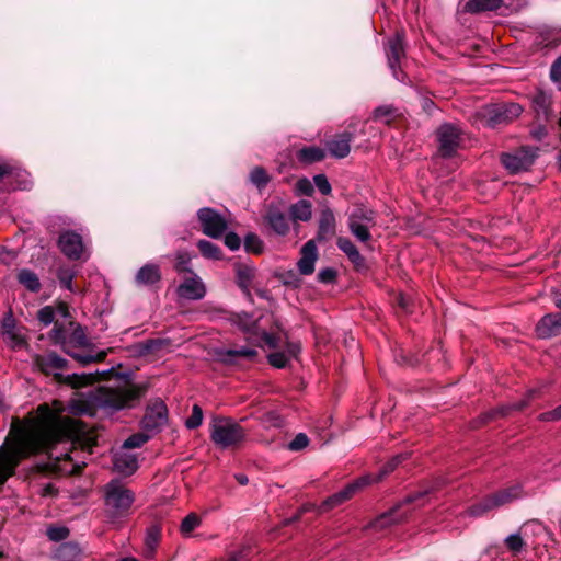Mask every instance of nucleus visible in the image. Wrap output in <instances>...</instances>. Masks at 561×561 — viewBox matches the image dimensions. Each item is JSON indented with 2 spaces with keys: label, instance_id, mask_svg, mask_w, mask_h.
Instances as JSON below:
<instances>
[{
  "label": "nucleus",
  "instance_id": "obj_31",
  "mask_svg": "<svg viewBox=\"0 0 561 561\" xmlns=\"http://www.w3.org/2000/svg\"><path fill=\"white\" fill-rule=\"evenodd\" d=\"M497 502L495 500L494 494L488 495L482 499L480 502L471 505L469 507V514L474 517L482 516L495 508H497Z\"/></svg>",
  "mask_w": 561,
  "mask_h": 561
},
{
  "label": "nucleus",
  "instance_id": "obj_27",
  "mask_svg": "<svg viewBox=\"0 0 561 561\" xmlns=\"http://www.w3.org/2000/svg\"><path fill=\"white\" fill-rule=\"evenodd\" d=\"M161 538V529L158 525H151L145 536V548L144 556L147 559H151L154 556L156 548Z\"/></svg>",
  "mask_w": 561,
  "mask_h": 561
},
{
  "label": "nucleus",
  "instance_id": "obj_42",
  "mask_svg": "<svg viewBox=\"0 0 561 561\" xmlns=\"http://www.w3.org/2000/svg\"><path fill=\"white\" fill-rule=\"evenodd\" d=\"M396 115V108L391 105L378 106L374 111V119L390 124Z\"/></svg>",
  "mask_w": 561,
  "mask_h": 561
},
{
  "label": "nucleus",
  "instance_id": "obj_16",
  "mask_svg": "<svg viewBox=\"0 0 561 561\" xmlns=\"http://www.w3.org/2000/svg\"><path fill=\"white\" fill-rule=\"evenodd\" d=\"M176 293L181 298L199 300L206 295V286L197 274L192 273L179 285Z\"/></svg>",
  "mask_w": 561,
  "mask_h": 561
},
{
  "label": "nucleus",
  "instance_id": "obj_1",
  "mask_svg": "<svg viewBox=\"0 0 561 561\" xmlns=\"http://www.w3.org/2000/svg\"><path fill=\"white\" fill-rule=\"evenodd\" d=\"M58 443H68L72 449L80 448L91 454L96 438L89 434L82 422L62 417L47 404H41L31 423L0 447V485L14 474L22 459L50 449Z\"/></svg>",
  "mask_w": 561,
  "mask_h": 561
},
{
  "label": "nucleus",
  "instance_id": "obj_18",
  "mask_svg": "<svg viewBox=\"0 0 561 561\" xmlns=\"http://www.w3.org/2000/svg\"><path fill=\"white\" fill-rule=\"evenodd\" d=\"M353 140V134L348 131L336 135L333 139L327 142V149L329 153L336 158L343 159L348 156L351 151V141Z\"/></svg>",
  "mask_w": 561,
  "mask_h": 561
},
{
  "label": "nucleus",
  "instance_id": "obj_10",
  "mask_svg": "<svg viewBox=\"0 0 561 561\" xmlns=\"http://www.w3.org/2000/svg\"><path fill=\"white\" fill-rule=\"evenodd\" d=\"M168 422V409L164 402L160 399L151 401L145 411L141 420V426L146 432L157 433Z\"/></svg>",
  "mask_w": 561,
  "mask_h": 561
},
{
  "label": "nucleus",
  "instance_id": "obj_19",
  "mask_svg": "<svg viewBox=\"0 0 561 561\" xmlns=\"http://www.w3.org/2000/svg\"><path fill=\"white\" fill-rule=\"evenodd\" d=\"M2 334L5 343L12 348H21L25 344L11 312L2 320Z\"/></svg>",
  "mask_w": 561,
  "mask_h": 561
},
{
  "label": "nucleus",
  "instance_id": "obj_25",
  "mask_svg": "<svg viewBox=\"0 0 561 561\" xmlns=\"http://www.w3.org/2000/svg\"><path fill=\"white\" fill-rule=\"evenodd\" d=\"M336 244L357 268L365 266V259L350 239L340 237L336 241Z\"/></svg>",
  "mask_w": 561,
  "mask_h": 561
},
{
  "label": "nucleus",
  "instance_id": "obj_57",
  "mask_svg": "<svg viewBox=\"0 0 561 561\" xmlns=\"http://www.w3.org/2000/svg\"><path fill=\"white\" fill-rule=\"evenodd\" d=\"M538 419L541 422H557L561 420V404L551 411L541 413Z\"/></svg>",
  "mask_w": 561,
  "mask_h": 561
},
{
  "label": "nucleus",
  "instance_id": "obj_55",
  "mask_svg": "<svg viewBox=\"0 0 561 561\" xmlns=\"http://www.w3.org/2000/svg\"><path fill=\"white\" fill-rule=\"evenodd\" d=\"M314 184L323 195H329L331 193V184L329 183L327 176L324 174H318L313 178Z\"/></svg>",
  "mask_w": 561,
  "mask_h": 561
},
{
  "label": "nucleus",
  "instance_id": "obj_58",
  "mask_svg": "<svg viewBox=\"0 0 561 561\" xmlns=\"http://www.w3.org/2000/svg\"><path fill=\"white\" fill-rule=\"evenodd\" d=\"M296 190L298 191L299 194L309 196L313 192V186L308 179L302 178L297 181Z\"/></svg>",
  "mask_w": 561,
  "mask_h": 561
},
{
  "label": "nucleus",
  "instance_id": "obj_34",
  "mask_svg": "<svg viewBox=\"0 0 561 561\" xmlns=\"http://www.w3.org/2000/svg\"><path fill=\"white\" fill-rule=\"evenodd\" d=\"M197 248L205 259L220 260L222 257L220 248L210 241L199 240L197 242Z\"/></svg>",
  "mask_w": 561,
  "mask_h": 561
},
{
  "label": "nucleus",
  "instance_id": "obj_60",
  "mask_svg": "<svg viewBox=\"0 0 561 561\" xmlns=\"http://www.w3.org/2000/svg\"><path fill=\"white\" fill-rule=\"evenodd\" d=\"M225 244L231 250L236 251L240 248L241 240L239 236L234 232H229L225 237Z\"/></svg>",
  "mask_w": 561,
  "mask_h": 561
},
{
  "label": "nucleus",
  "instance_id": "obj_5",
  "mask_svg": "<svg viewBox=\"0 0 561 561\" xmlns=\"http://www.w3.org/2000/svg\"><path fill=\"white\" fill-rule=\"evenodd\" d=\"M35 366L45 375H51L59 382H65L73 388H78L85 383L88 377L82 375H68L64 377L60 371L66 368L67 360L56 353L46 355H36L34 358Z\"/></svg>",
  "mask_w": 561,
  "mask_h": 561
},
{
  "label": "nucleus",
  "instance_id": "obj_48",
  "mask_svg": "<svg viewBox=\"0 0 561 561\" xmlns=\"http://www.w3.org/2000/svg\"><path fill=\"white\" fill-rule=\"evenodd\" d=\"M55 317L56 311L51 306H45L41 308L37 312V319L44 325H49L50 323H53L55 321Z\"/></svg>",
  "mask_w": 561,
  "mask_h": 561
},
{
  "label": "nucleus",
  "instance_id": "obj_53",
  "mask_svg": "<svg viewBox=\"0 0 561 561\" xmlns=\"http://www.w3.org/2000/svg\"><path fill=\"white\" fill-rule=\"evenodd\" d=\"M309 444V438L306 434L299 433L295 436V438L288 444V449L293 451H298L306 448Z\"/></svg>",
  "mask_w": 561,
  "mask_h": 561
},
{
  "label": "nucleus",
  "instance_id": "obj_3",
  "mask_svg": "<svg viewBox=\"0 0 561 561\" xmlns=\"http://www.w3.org/2000/svg\"><path fill=\"white\" fill-rule=\"evenodd\" d=\"M135 493L117 479L111 480L104 486L105 512L112 519L124 518L129 515Z\"/></svg>",
  "mask_w": 561,
  "mask_h": 561
},
{
  "label": "nucleus",
  "instance_id": "obj_22",
  "mask_svg": "<svg viewBox=\"0 0 561 561\" xmlns=\"http://www.w3.org/2000/svg\"><path fill=\"white\" fill-rule=\"evenodd\" d=\"M335 234V217L331 209L321 211L319 220L318 240L325 241Z\"/></svg>",
  "mask_w": 561,
  "mask_h": 561
},
{
  "label": "nucleus",
  "instance_id": "obj_39",
  "mask_svg": "<svg viewBox=\"0 0 561 561\" xmlns=\"http://www.w3.org/2000/svg\"><path fill=\"white\" fill-rule=\"evenodd\" d=\"M551 104V98L543 91H538L533 98V105L537 113L547 115L549 106Z\"/></svg>",
  "mask_w": 561,
  "mask_h": 561
},
{
  "label": "nucleus",
  "instance_id": "obj_12",
  "mask_svg": "<svg viewBox=\"0 0 561 561\" xmlns=\"http://www.w3.org/2000/svg\"><path fill=\"white\" fill-rule=\"evenodd\" d=\"M265 224L278 236H286L290 230L285 207L280 202H271L263 216Z\"/></svg>",
  "mask_w": 561,
  "mask_h": 561
},
{
  "label": "nucleus",
  "instance_id": "obj_52",
  "mask_svg": "<svg viewBox=\"0 0 561 561\" xmlns=\"http://www.w3.org/2000/svg\"><path fill=\"white\" fill-rule=\"evenodd\" d=\"M536 43L538 45H542V46H549L550 44L557 45V39L554 37V30L546 28V30L541 31L539 33L538 37L536 38Z\"/></svg>",
  "mask_w": 561,
  "mask_h": 561
},
{
  "label": "nucleus",
  "instance_id": "obj_30",
  "mask_svg": "<svg viewBox=\"0 0 561 561\" xmlns=\"http://www.w3.org/2000/svg\"><path fill=\"white\" fill-rule=\"evenodd\" d=\"M499 507L508 504L523 495L522 485L516 484L493 493Z\"/></svg>",
  "mask_w": 561,
  "mask_h": 561
},
{
  "label": "nucleus",
  "instance_id": "obj_61",
  "mask_svg": "<svg viewBox=\"0 0 561 561\" xmlns=\"http://www.w3.org/2000/svg\"><path fill=\"white\" fill-rule=\"evenodd\" d=\"M50 339L56 344L61 343L65 340V329L62 324L55 322V325L50 332Z\"/></svg>",
  "mask_w": 561,
  "mask_h": 561
},
{
  "label": "nucleus",
  "instance_id": "obj_43",
  "mask_svg": "<svg viewBox=\"0 0 561 561\" xmlns=\"http://www.w3.org/2000/svg\"><path fill=\"white\" fill-rule=\"evenodd\" d=\"M150 436L145 433H136L130 435L122 446V449L139 448L149 440Z\"/></svg>",
  "mask_w": 561,
  "mask_h": 561
},
{
  "label": "nucleus",
  "instance_id": "obj_41",
  "mask_svg": "<svg viewBox=\"0 0 561 561\" xmlns=\"http://www.w3.org/2000/svg\"><path fill=\"white\" fill-rule=\"evenodd\" d=\"M76 360H78L82 365H88L90 363H98L105 359L107 355V351H99L95 354H79V353H72L70 354Z\"/></svg>",
  "mask_w": 561,
  "mask_h": 561
},
{
  "label": "nucleus",
  "instance_id": "obj_33",
  "mask_svg": "<svg viewBox=\"0 0 561 561\" xmlns=\"http://www.w3.org/2000/svg\"><path fill=\"white\" fill-rule=\"evenodd\" d=\"M289 211L294 220L307 221L311 218L312 206L309 201L301 199L291 205Z\"/></svg>",
  "mask_w": 561,
  "mask_h": 561
},
{
  "label": "nucleus",
  "instance_id": "obj_2",
  "mask_svg": "<svg viewBox=\"0 0 561 561\" xmlns=\"http://www.w3.org/2000/svg\"><path fill=\"white\" fill-rule=\"evenodd\" d=\"M147 391L148 385L145 382L99 387L91 393L90 402L95 409L110 415L121 410L136 408Z\"/></svg>",
  "mask_w": 561,
  "mask_h": 561
},
{
  "label": "nucleus",
  "instance_id": "obj_56",
  "mask_svg": "<svg viewBox=\"0 0 561 561\" xmlns=\"http://www.w3.org/2000/svg\"><path fill=\"white\" fill-rule=\"evenodd\" d=\"M268 362L276 368H284L288 363V357L284 353H272L268 355Z\"/></svg>",
  "mask_w": 561,
  "mask_h": 561
},
{
  "label": "nucleus",
  "instance_id": "obj_47",
  "mask_svg": "<svg viewBox=\"0 0 561 561\" xmlns=\"http://www.w3.org/2000/svg\"><path fill=\"white\" fill-rule=\"evenodd\" d=\"M203 422V411L199 405L194 404L191 416L186 420L185 425L190 430L197 428Z\"/></svg>",
  "mask_w": 561,
  "mask_h": 561
},
{
  "label": "nucleus",
  "instance_id": "obj_17",
  "mask_svg": "<svg viewBox=\"0 0 561 561\" xmlns=\"http://www.w3.org/2000/svg\"><path fill=\"white\" fill-rule=\"evenodd\" d=\"M536 333L540 339H549L561 334V312L543 316L536 325Z\"/></svg>",
  "mask_w": 561,
  "mask_h": 561
},
{
  "label": "nucleus",
  "instance_id": "obj_28",
  "mask_svg": "<svg viewBox=\"0 0 561 561\" xmlns=\"http://www.w3.org/2000/svg\"><path fill=\"white\" fill-rule=\"evenodd\" d=\"M502 0H468L465 10L470 13L494 11L501 8Z\"/></svg>",
  "mask_w": 561,
  "mask_h": 561
},
{
  "label": "nucleus",
  "instance_id": "obj_9",
  "mask_svg": "<svg viewBox=\"0 0 561 561\" xmlns=\"http://www.w3.org/2000/svg\"><path fill=\"white\" fill-rule=\"evenodd\" d=\"M536 150L528 147H522L512 152H505L501 156V162L511 173L527 171L535 162Z\"/></svg>",
  "mask_w": 561,
  "mask_h": 561
},
{
  "label": "nucleus",
  "instance_id": "obj_38",
  "mask_svg": "<svg viewBox=\"0 0 561 561\" xmlns=\"http://www.w3.org/2000/svg\"><path fill=\"white\" fill-rule=\"evenodd\" d=\"M234 322L244 332H256L257 319H255L252 314L247 312L239 313L236 316Z\"/></svg>",
  "mask_w": 561,
  "mask_h": 561
},
{
  "label": "nucleus",
  "instance_id": "obj_14",
  "mask_svg": "<svg viewBox=\"0 0 561 561\" xmlns=\"http://www.w3.org/2000/svg\"><path fill=\"white\" fill-rule=\"evenodd\" d=\"M58 247L69 260L82 259L84 245L79 233L71 230L61 232L58 239Z\"/></svg>",
  "mask_w": 561,
  "mask_h": 561
},
{
  "label": "nucleus",
  "instance_id": "obj_35",
  "mask_svg": "<svg viewBox=\"0 0 561 561\" xmlns=\"http://www.w3.org/2000/svg\"><path fill=\"white\" fill-rule=\"evenodd\" d=\"M236 271L238 285L244 290L248 289L254 277V268L248 265H238Z\"/></svg>",
  "mask_w": 561,
  "mask_h": 561
},
{
  "label": "nucleus",
  "instance_id": "obj_64",
  "mask_svg": "<svg viewBox=\"0 0 561 561\" xmlns=\"http://www.w3.org/2000/svg\"><path fill=\"white\" fill-rule=\"evenodd\" d=\"M56 311V316H60L61 318L66 319L70 316L69 308L66 302H59L56 308H54Z\"/></svg>",
  "mask_w": 561,
  "mask_h": 561
},
{
  "label": "nucleus",
  "instance_id": "obj_4",
  "mask_svg": "<svg viewBox=\"0 0 561 561\" xmlns=\"http://www.w3.org/2000/svg\"><path fill=\"white\" fill-rule=\"evenodd\" d=\"M244 428L232 419L215 417L210 423V439L220 449H234L245 438Z\"/></svg>",
  "mask_w": 561,
  "mask_h": 561
},
{
  "label": "nucleus",
  "instance_id": "obj_36",
  "mask_svg": "<svg viewBox=\"0 0 561 561\" xmlns=\"http://www.w3.org/2000/svg\"><path fill=\"white\" fill-rule=\"evenodd\" d=\"M250 181L261 191L266 187V185L271 181V178L264 168L255 167L250 172Z\"/></svg>",
  "mask_w": 561,
  "mask_h": 561
},
{
  "label": "nucleus",
  "instance_id": "obj_7",
  "mask_svg": "<svg viewBox=\"0 0 561 561\" xmlns=\"http://www.w3.org/2000/svg\"><path fill=\"white\" fill-rule=\"evenodd\" d=\"M348 229L363 243L371 239L370 229L375 226V214L365 207L355 208L348 217Z\"/></svg>",
  "mask_w": 561,
  "mask_h": 561
},
{
  "label": "nucleus",
  "instance_id": "obj_26",
  "mask_svg": "<svg viewBox=\"0 0 561 561\" xmlns=\"http://www.w3.org/2000/svg\"><path fill=\"white\" fill-rule=\"evenodd\" d=\"M16 279L25 289L31 293H38L42 288L37 274L28 268H22L16 274Z\"/></svg>",
  "mask_w": 561,
  "mask_h": 561
},
{
  "label": "nucleus",
  "instance_id": "obj_62",
  "mask_svg": "<svg viewBox=\"0 0 561 561\" xmlns=\"http://www.w3.org/2000/svg\"><path fill=\"white\" fill-rule=\"evenodd\" d=\"M335 276H336V272L333 268H324L319 272L318 279L321 283L329 284V283L334 282Z\"/></svg>",
  "mask_w": 561,
  "mask_h": 561
},
{
  "label": "nucleus",
  "instance_id": "obj_37",
  "mask_svg": "<svg viewBox=\"0 0 561 561\" xmlns=\"http://www.w3.org/2000/svg\"><path fill=\"white\" fill-rule=\"evenodd\" d=\"M410 457V454L403 453L396 455L392 457L379 471L378 477L376 478V481H379L383 479L386 476L391 473L401 462L407 460Z\"/></svg>",
  "mask_w": 561,
  "mask_h": 561
},
{
  "label": "nucleus",
  "instance_id": "obj_23",
  "mask_svg": "<svg viewBox=\"0 0 561 561\" xmlns=\"http://www.w3.org/2000/svg\"><path fill=\"white\" fill-rule=\"evenodd\" d=\"M136 283L138 285H153L161 279V272L157 264H146L136 274Z\"/></svg>",
  "mask_w": 561,
  "mask_h": 561
},
{
  "label": "nucleus",
  "instance_id": "obj_11",
  "mask_svg": "<svg viewBox=\"0 0 561 561\" xmlns=\"http://www.w3.org/2000/svg\"><path fill=\"white\" fill-rule=\"evenodd\" d=\"M203 232L214 239L220 238L227 230L226 219L215 209L205 207L197 211Z\"/></svg>",
  "mask_w": 561,
  "mask_h": 561
},
{
  "label": "nucleus",
  "instance_id": "obj_59",
  "mask_svg": "<svg viewBox=\"0 0 561 561\" xmlns=\"http://www.w3.org/2000/svg\"><path fill=\"white\" fill-rule=\"evenodd\" d=\"M550 79L554 83L561 82V55L551 65Z\"/></svg>",
  "mask_w": 561,
  "mask_h": 561
},
{
  "label": "nucleus",
  "instance_id": "obj_20",
  "mask_svg": "<svg viewBox=\"0 0 561 561\" xmlns=\"http://www.w3.org/2000/svg\"><path fill=\"white\" fill-rule=\"evenodd\" d=\"M301 257L298 261V270L302 275H310L314 271V263L318 257L317 247L313 240L304 244L300 251Z\"/></svg>",
  "mask_w": 561,
  "mask_h": 561
},
{
  "label": "nucleus",
  "instance_id": "obj_8",
  "mask_svg": "<svg viewBox=\"0 0 561 561\" xmlns=\"http://www.w3.org/2000/svg\"><path fill=\"white\" fill-rule=\"evenodd\" d=\"M461 128L453 123H444L436 130L438 152L443 158H450L457 153L461 144Z\"/></svg>",
  "mask_w": 561,
  "mask_h": 561
},
{
  "label": "nucleus",
  "instance_id": "obj_13",
  "mask_svg": "<svg viewBox=\"0 0 561 561\" xmlns=\"http://www.w3.org/2000/svg\"><path fill=\"white\" fill-rule=\"evenodd\" d=\"M370 482L371 478L369 476H365L347 484L343 490L336 492L323 501L322 504L317 508L318 512L324 513L341 505L342 503L350 500L359 489L368 485Z\"/></svg>",
  "mask_w": 561,
  "mask_h": 561
},
{
  "label": "nucleus",
  "instance_id": "obj_51",
  "mask_svg": "<svg viewBox=\"0 0 561 561\" xmlns=\"http://www.w3.org/2000/svg\"><path fill=\"white\" fill-rule=\"evenodd\" d=\"M79 548L73 543H64L58 550V557L66 560L73 559L79 556Z\"/></svg>",
  "mask_w": 561,
  "mask_h": 561
},
{
  "label": "nucleus",
  "instance_id": "obj_29",
  "mask_svg": "<svg viewBox=\"0 0 561 561\" xmlns=\"http://www.w3.org/2000/svg\"><path fill=\"white\" fill-rule=\"evenodd\" d=\"M325 157V152L323 149L310 146V147H304L297 152V159L301 163L311 164L318 161L323 160Z\"/></svg>",
  "mask_w": 561,
  "mask_h": 561
},
{
  "label": "nucleus",
  "instance_id": "obj_44",
  "mask_svg": "<svg viewBox=\"0 0 561 561\" xmlns=\"http://www.w3.org/2000/svg\"><path fill=\"white\" fill-rule=\"evenodd\" d=\"M226 355L228 357H242L245 359H253L257 355V352L252 347L241 346L227 350Z\"/></svg>",
  "mask_w": 561,
  "mask_h": 561
},
{
  "label": "nucleus",
  "instance_id": "obj_32",
  "mask_svg": "<svg viewBox=\"0 0 561 561\" xmlns=\"http://www.w3.org/2000/svg\"><path fill=\"white\" fill-rule=\"evenodd\" d=\"M535 393V390H530L526 399L520 400L518 403L501 407L500 409L490 411L483 415V422H488L495 417V415H507L511 410H522L527 407L530 397Z\"/></svg>",
  "mask_w": 561,
  "mask_h": 561
},
{
  "label": "nucleus",
  "instance_id": "obj_45",
  "mask_svg": "<svg viewBox=\"0 0 561 561\" xmlns=\"http://www.w3.org/2000/svg\"><path fill=\"white\" fill-rule=\"evenodd\" d=\"M244 248L248 252L257 254L263 251V242L255 233H249L244 239Z\"/></svg>",
  "mask_w": 561,
  "mask_h": 561
},
{
  "label": "nucleus",
  "instance_id": "obj_49",
  "mask_svg": "<svg viewBox=\"0 0 561 561\" xmlns=\"http://www.w3.org/2000/svg\"><path fill=\"white\" fill-rule=\"evenodd\" d=\"M73 276H75V274L70 270H67V268H60L57 273V278L59 280L60 286L70 291H73V288H72Z\"/></svg>",
  "mask_w": 561,
  "mask_h": 561
},
{
  "label": "nucleus",
  "instance_id": "obj_6",
  "mask_svg": "<svg viewBox=\"0 0 561 561\" xmlns=\"http://www.w3.org/2000/svg\"><path fill=\"white\" fill-rule=\"evenodd\" d=\"M523 108L517 103H500L484 106L481 112L482 123L491 128L506 125L517 118Z\"/></svg>",
  "mask_w": 561,
  "mask_h": 561
},
{
  "label": "nucleus",
  "instance_id": "obj_15",
  "mask_svg": "<svg viewBox=\"0 0 561 561\" xmlns=\"http://www.w3.org/2000/svg\"><path fill=\"white\" fill-rule=\"evenodd\" d=\"M386 53L393 77L399 81H404V78L400 77L401 71L399 70L400 61L405 55L403 36L400 33H397L393 37L389 38Z\"/></svg>",
  "mask_w": 561,
  "mask_h": 561
},
{
  "label": "nucleus",
  "instance_id": "obj_24",
  "mask_svg": "<svg viewBox=\"0 0 561 561\" xmlns=\"http://www.w3.org/2000/svg\"><path fill=\"white\" fill-rule=\"evenodd\" d=\"M401 504L397 507H393L391 511L381 514L378 516L371 524L370 527L373 529H382L392 524L399 523L405 518V513H400Z\"/></svg>",
  "mask_w": 561,
  "mask_h": 561
},
{
  "label": "nucleus",
  "instance_id": "obj_21",
  "mask_svg": "<svg viewBox=\"0 0 561 561\" xmlns=\"http://www.w3.org/2000/svg\"><path fill=\"white\" fill-rule=\"evenodd\" d=\"M114 470L124 476H130L138 469V460L134 454L122 449L114 455Z\"/></svg>",
  "mask_w": 561,
  "mask_h": 561
},
{
  "label": "nucleus",
  "instance_id": "obj_46",
  "mask_svg": "<svg viewBox=\"0 0 561 561\" xmlns=\"http://www.w3.org/2000/svg\"><path fill=\"white\" fill-rule=\"evenodd\" d=\"M201 524L199 517L191 513L181 523V533L183 535H190Z\"/></svg>",
  "mask_w": 561,
  "mask_h": 561
},
{
  "label": "nucleus",
  "instance_id": "obj_50",
  "mask_svg": "<svg viewBox=\"0 0 561 561\" xmlns=\"http://www.w3.org/2000/svg\"><path fill=\"white\" fill-rule=\"evenodd\" d=\"M506 547L514 553H518L523 550L525 542L519 534H512L505 539Z\"/></svg>",
  "mask_w": 561,
  "mask_h": 561
},
{
  "label": "nucleus",
  "instance_id": "obj_54",
  "mask_svg": "<svg viewBox=\"0 0 561 561\" xmlns=\"http://www.w3.org/2000/svg\"><path fill=\"white\" fill-rule=\"evenodd\" d=\"M47 536L53 541H61L69 536V530L66 527H49Z\"/></svg>",
  "mask_w": 561,
  "mask_h": 561
},
{
  "label": "nucleus",
  "instance_id": "obj_63",
  "mask_svg": "<svg viewBox=\"0 0 561 561\" xmlns=\"http://www.w3.org/2000/svg\"><path fill=\"white\" fill-rule=\"evenodd\" d=\"M430 492H431L430 489H424L422 491L412 493L407 496V499L404 500V503H414V502L419 501L420 499L424 497L425 495H427Z\"/></svg>",
  "mask_w": 561,
  "mask_h": 561
},
{
  "label": "nucleus",
  "instance_id": "obj_40",
  "mask_svg": "<svg viewBox=\"0 0 561 561\" xmlns=\"http://www.w3.org/2000/svg\"><path fill=\"white\" fill-rule=\"evenodd\" d=\"M191 255L186 251H178L175 254L174 270L178 273H194L191 267Z\"/></svg>",
  "mask_w": 561,
  "mask_h": 561
}]
</instances>
